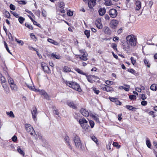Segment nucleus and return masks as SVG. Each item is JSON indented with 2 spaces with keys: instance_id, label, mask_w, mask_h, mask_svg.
I'll return each mask as SVG.
<instances>
[{
  "instance_id": "obj_52",
  "label": "nucleus",
  "mask_w": 157,
  "mask_h": 157,
  "mask_svg": "<svg viewBox=\"0 0 157 157\" xmlns=\"http://www.w3.org/2000/svg\"><path fill=\"white\" fill-rule=\"evenodd\" d=\"M113 145L114 146L117 147L118 148L120 147V146L118 145V143L117 142H113Z\"/></svg>"
},
{
  "instance_id": "obj_9",
  "label": "nucleus",
  "mask_w": 157,
  "mask_h": 157,
  "mask_svg": "<svg viewBox=\"0 0 157 157\" xmlns=\"http://www.w3.org/2000/svg\"><path fill=\"white\" fill-rule=\"evenodd\" d=\"M31 112L33 118V120L35 121L36 120V117L37 115V111L35 107H34L33 108Z\"/></svg>"
},
{
  "instance_id": "obj_50",
  "label": "nucleus",
  "mask_w": 157,
  "mask_h": 157,
  "mask_svg": "<svg viewBox=\"0 0 157 157\" xmlns=\"http://www.w3.org/2000/svg\"><path fill=\"white\" fill-rule=\"evenodd\" d=\"M65 140L67 142L68 144V145L70 146V147L71 149V146L70 145V143H69V137L68 136H67L65 137Z\"/></svg>"
},
{
  "instance_id": "obj_7",
  "label": "nucleus",
  "mask_w": 157,
  "mask_h": 157,
  "mask_svg": "<svg viewBox=\"0 0 157 157\" xmlns=\"http://www.w3.org/2000/svg\"><path fill=\"white\" fill-rule=\"evenodd\" d=\"M101 89L103 90L108 92L111 93L113 91V89L112 87L106 85H104V86L101 87Z\"/></svg>"
},
{
  "instance_id": "obj_33",
  "label": "nucleus",
  "mask_w": 157,
  "mask_h": 157,
  "mask_svg": "<svg viewBox=\"0 0 157 157\" xmlns=\"http://www.w3.org/2000/svg\"><path fill=\"white\" fill-rule=\"evenodd\" d=\"M8 82L10 85L14 83L13 79L10 76H8Z\"/></svg>"
},
{
  "instance_id": "obj_40",
  "label": "nucleus",
  "mask_w": 157,
  "mask_h": 157,
  "mask_svg": "<svg viewBox=\"0 0 157 157\" xmlns=\"http://www.w3.org/2000/svg\"><path fill=\"white\" fill-rule=\"evenodd\" d=\"M92 89L93 90L94 92L96 94H99L100 91L98 90H97V89L95 87H92Z\"/></svg>"
},
{
  "instance_id": "obj_59",
  "label": "nucleus",
  "mask_w": 157,
  "mask_h": 157,
  "mask_svg": "<svg viewBox=\"0 0 157 157\" xmlns=\"http://www.w3.org/2000/svg\"><path fill=\"white\" fill-rule=\"evenodd\" d=\"M42 14L44 17H46L47 15V13L46 11L43 10L42 12Z\"/></svg>"
},
{
  "instance_id": "obj_46",
  "label": "nucleus",
  "mask_w": 157,
  "mask_h": 157,
  "mask_svg": "<svg viewBox=\"0 0 157 157\" xmlns=\"http://www.w3.org/2000/svg\"><path fill=\"white\" fill-rule=\"evenodd\" d=\"M129 98L131 100H134L136 99V97L134 95H130L129 96Z\"/></svg>"
},
{
  "instance_id": "obj_17",
  "label": "nucleus",
  "mask_w": 157,
  "mask_h": 157,
  "mask_svg": "<svg viewBox=\"0 0 157 157\" xmlns=\"http://www.w3.org/2000/svg\"><path fill=\"white\" fill-rule=\"evenodd\" d=\"M32 84H27L26 83V85L28 87L30 90L35 91H37V89H35L34 86H33V83L32 81H31Z\"/></svg>"
},
{
  "instance_id": "obj_8",
  "label": "nucleus",
  "mask_w": 157,
  "mask_h": 157,
  "mask_svg": "<svg viewBox=\"0 0 157 157\" xmlns=\"http://www.w3.org/2000/svg\"><path fill=\"white\" fill-rule=\"evenodd\" d=\"M109 14L112 17H115L117 15V11L115 9H113L109 10Z\"/></svg>"
},
{
  "instance_id": "obj_47",
  "label": "nucleus",
  "mask_w": 157,
  "mask_h": 157,
  "mask_svg": "<svg viewBox=\"0 0 157 157\" xmlns=\"http://www.w3.org/2000/svg\"><path fill=\"white\" fill-rule=\"evenodd\" d=\"M1 80L2 83H5L6 82V80L5 78L3 76L1 77Z\"/></svg>"
},
{
  "instance_id": "obj_10",
  "label": "nucleus",
  "mask_w": 157,
  "mask_h": 157,
  "mask_svg": "<svg viewBox=\"0 0 157 157\" xmlns=\"http://www.w3.org/2000/svg\"><path fill=\"white\" fill-rule=\"evenodd\" d=\"M88 3L89 7L92 9L96 4L95 0H88Z\"/></svg>"
},
{
  "instance_id": "obj_14",
  "label": "nucleus",
  "mask_w": 157,
  "mask_h": 157,
  "mask_svg": "<svg viewBox=\"0 0 157 157\" xmlns=\"http://www.w3.org/2000/svg\"><path fill=\"white\" fill-rule=\"evenodd\" d=\"M81 113L84 117H88L89 115V113L88 111L86 110L85 109H82L80 110Z\"/></svg>"
},
{
  "instance_id": "obj_48",
  "label": "nucleus",
  "mask_w": 157,
  "mask_h": 157,
  "mask_svg": "<svg viewBox=\"0 0 157 157\" xmlns=\"http://www.w3.org/2000/svg\"><path fill=\"white\" fill-rule=\"evenodd\" d=\"M67 14L69 16H72L73 15V12L70 10H68L67 12Z\"/></svg>"
},
{
  "instance_id": "obj_25",
  "label": "nucleus",
  "mask_w": 157,
  "mask_h": 157,
  "mask_svg": "<svg viewBox=\"0 0 157 157\" xmlns=\"http://www.w3.org/2000/svg\"><path fill=\"white\" fill-rule=\"evenodd\" d=\"M47 40L48 42L55 45H59L58 43L51 39L48 38Z\"/></svg>"
},
{
  "instance_id": "obj_56",
  "label": "nucleus",
  "mask_w": 157,
  "mask_h": 157,
  "mask_svg": "<svg viewBox=\"0 0 157 157\" xmlns=\"http://www.w3.org/2000/svg\"><path fill=\"white\" fill-rule=\"evenodd\" d=\"M130 59L132 64L133 65H134L136 62V60L134 59L133 57H131Z\"/></svg>"
},
{
  "instance_id": "obj_26",
  "label": "nucleus",
  "mask_w": 157,
  "mask_h": 157,
  "mask_svg": "<svg viewBox=\"0 0 157 157\" xmlns=\"http://www.w3.org/2000/svg\"><path fill=\"white\" fill-rule=\"evenodd\" d=\"M10 85V88L12 90H14V91L17 90V87L15 83Z\"/></svg>"
},
{
  "instance_id": "obj_19",
  "label": "nucleus",
  "mask_w": 157,
  "mask_h": 157,
  "mask_svg": "<svg viewBox=\"0 0 157 157\" xmlns=\"http://www.w3.org/2000/svg\"><path fill=\"white\" fill-rule=\"evenodd\" d=\"M75 83L76 85H78V86H76V85H75L74 86V87H72V89L78 91V92H81L82 90L80 87L79 85L76 82H75Z\"/></svg>"
},
{
  "instance_id": "obj_1",
  "label": "nucleus",
  "mask_w": 157,
  "mask_h": 157,
  "mask_svg": "<svg viewBox=\"0 0 157 157\" xmlns=\"http://www.w3.org/2000/svg\"><path fill=\"white\" fill-rule=\"evenodd\" d=\"M126 41L132 46L136 45L137 38L133 35H129L126 37Z\"/></svg>"
},
{
  "instance_id": "obj_16",
  "label": "nucleus",
  "mask_w": 157,
  "mask_h": 157,
  "mask_svg": "<svg viewBox=\"0 0 157 157\" xmlns=\"http://www.w3.org/2000/svg\"><path fill=\"white\" fill-rule=\"evenodd\" d=\"M90 117H92L97 122H99L98 116L97 114H94L92 113L90 114Z\"/></svg>"
},
{
  "instance_id": "obj_45",
  "label": "nucleus",
  "mask_w": 157,
  "mask_h": 157,
  "mask_svg": "<svg viewBox=\"0 0 157 157\" xmlns=\"http://www.w3.org/2000/svg\"><path fill=\"white\" fill-rule=\"evenodd\" d=\"M89 123H90V124L91 127L92 128H93V127H94V122L90 120L89 121Z\"/></svg>"
},
{
  "instance_id": "obj_36",
  "label": "nucleus",
  "mask_w": 157,
  "mask_h": 157,
  "mask_svg": "<svg viewBox=\"0 0 157 157\" xmlns=\"http://www.w3.org/2000/svg\"><path fill=\"white\" fill-rule=\"evenodd\" d=\"M126 108L131 110H133L134 109H136V108L133 107L132 106L129 105H126Z\"/></svg>"
},
{
  "instance_id": "obj_58",
  "label": "nucleus",
  "mask_w": 157,
  "mask_h": 157,
  "mask_svg": "<svg viewBox=\"0 0 157 157\" xmlns=\"http://www.w3.org/2000/svg\"><path fill=\"white\" fill-rule=\"evenodd\" d=\"M105 83L106 84L108 85H110L113 84V82L111 81L107 80L105 82Z\"/></svg>"
},
{
  "instance_id": "obj_53",
  "label": "nucleus",
  "mask_w": 157,
  "mask_h": 157,
  "mask_svg": "<svg viewBox=\"0 0 157 157\" xmlns=\"http://www.w3.org/2000/svg\"><path fill=\"white\" fill-rule=\"evenodd\" d=\"M117 44L115 43H112V47L114 50H117Z\"/></svg>"
},
{
  "instance_id": "obj_22",
  "label": "nucleus",
  "mask_w": 157,
  "mask_h": 157,
  "mask_svg": "<svg viewBox=\"0 0 157 157\" xmlns=\"http://www.w3.org/2000/svg\"><path fill=\"white\" fill-rule=\"evenodd\" d=\"M136 10H139L141 8V4L140 2V1H137L136 2Z\"/></svg>"
},
{
  "instance_id": "obj_3",
  "label": "nucleus",
  "mask_w": 157,
  "mask_h": 157,
  "mask_svg": "<svg viewBox=\"0 0 157 157\" xmlns=\"http://www.w3.org/2000/svg\"><path fill=\"white\" fill-rule=\"evenodd\" d=\"M25 129L27 132H29L31 135L34 136L36 137L37 136L33 127L29 124L25 125Z\"/></svg>"
},
{
  "instance_id": "obj_24",
  "label": "nucleus",
  "mask_w": 157,
  "mask_h": 157,
  "mask_svg": "<svg viewBox=\"0 0 157 157\" xmlns=\"http://www.w3.org/2000/svg\"><path fill=\"white\" fill-rule=\"evenodd\" d=\"M106 10L105 8H100L98 10V12L99 15L102 16L105 13Z\"/></svg>"
},
{
  "instance_id": "obj_62",
  "label": "nucleus",
  "mask_w": 157,
  "mask_h": 157,
  "mask_svg": "<svg viewBox=\"0 0 157 157\" xmlns=\"http://www.w3.org/2000/svg\"><path fill=\"white\" fill-rule=\"evenodd\" d=\"M128 72L133 74H134L135 72V71L132 69H128Z\"/></svg>"
},
{
  "instance_id": "obj_21",
  "label": "nucleus",
  "mask_w": 157,
  "mask_h": 157,
  "mask_svg": "<svg viewBox=\"0 0 157 157\" xmlns=\"http://www.w3.org/2000/svg\"><path fill=\"white\" fill-rule=\"evenodd\" d=\"M124 85L126 87L123 86H120L119 87V89H124L126 91H128L129 90V88L130 87L129 86L126 84H124Z\"/></svg>"
},
{
  "instance_id": "obj_49",
  "label": "nucleus",
  "mask_w": 157,
  "mask_h": 157,
  "mask_svg": "<svg viewBox=\"0 0 157 157\" xmlns=\"http://www.w3.org/2000/svg\"><path fill=\"white\" fill-rule=\"evenodd\" d=\"M5 16L8 18H10V14L8 11H6L5 13Z\"/></svg>"
},
{
  "instance_id": "obj_31",
  "label": "nucleus",
  "mask_w": 157,
  "mask_h": 157,
  "mask_svg": "<svg viewBox=\"0 0 157 157\" xmlns=\"http://www.w3.org/2000/svg\"><path fill=\"white\" fill-rule=\"evenodd\" d=\"M17 151L21 155H23V156L25 155V153L23 151V150H22L21 148L19 147H17Z\"/></svg>"
},
{
  "instance_id": "obj_55",
  "label": "nucleus",
  "mask_w": 157,
  "mask_h": 157,
  "mask_svg": "<svg viewBox=\"0 0 157 157\" xmlns=\"http://www.w3.org/2000/svg\"><path fill=\"white\" fill-rule=\"evenodd\" d=\"M39 91L40 94L41 95H44V94L45 93V92L43 90H37L36 91Z\"/></svg>"
},
{
  "instance_id": "obj_37",
  "label": "nucleus",
  "mask_w": 157,
  "mask_h": 157,
  "mask_svg": "<svg viewBox=\"0 0 157 157\" xmlns=\"http://www.w3.org/2000/svg\"><path fill=\"white\" fill-rule=\"evenodd\" d=\"M146 144L147 147L148 148H150L151 146V144L150 140L148 138L147 139V140L146 141Z\"/></svg>"
},
{
  "instance_id": "obj_34",
  "label": "nucleus",
  "mask_w": 157,
  "mask_h": 157,
  "mask_svg": "<svg viewBox=\"0 0 157 157\" xmlns=\"http://www.w3.org/2000/svg\"><path fill=\"white\" fill-rule=\"evenodd\" d=\"M63 70L65 72H67L71 71V68L67 66H65L63 68Z\"/></svg>"
},
{
  "instance_id": "obj_4",
  "label": "nucleus",
  "mask_w": 157,
  "mask_h": 157,
  "mask_svg": "<svg viewBox=\"0 0 157 157\" xmlns=\"http://www.w3.org/2000/svg\"><path fill=\"white\" fill-rule=\"evenodd\" d=\"M79 123L82 128L86 130L89 127V126L88 124V121L84 118L79 119Z\"/></svg>"
},
{
  "instance_id": "obj_6",
  "label": "nucleus",
  "mask_w": 157,
  "mask_h": 157,
  "mask_svg": "<svg viewBox=\"0 0 157 157\" xmlns=\"http://www.w3.org/2000/svg\"><path fill=\"white\" fill-rule=\"evenodd\" d=\"M123 45V49L125 51H128L132 47L131 45L129 44L127 41L122 43Z\"/></svg>"
},
{
  "instance_id": "obj_61",
  "label": "nucleus",
  "mask_w": 157,
  "mask_h": 157,
  "mask_svg": "<svg viewBox=\"0 0 157 157\" xmlns=\"http://www.w3.org/2000/svg\"><path fill=\"white\" fill-rule=\"evenodd\" d=\"M147 104V102L145 101H143L141 102V104L143 106H145Z\"/></svg>"
},
{
  "instance_id": "obj_38",
  "label": "nucleus",
  "mask_w": 157,
  "mask_h": 157,
  "mask_svg": "<svg viewBox=\"0 0 157 157\" xmlns=\"http://www.w3.org/2000/svg\"><path fill=\"white\" fill-rule=\"evenodd\" d=\"M65 6L64 3L63 2H60L59 3V6L60 8L63 9Z\"/></svg>"
},
{
  "instance_id": "obj_27",
  "label": "nucleus",
  "mask_w": 157,
  "mask_h": 157,
  "mask_svg": "<svg viewBox=\"0 0 157 157\" xmlns=\"http://www.w3.org/2000/svg\"><path fill=\"white\" fill-rule=\"evenodd\" d=\"M6 114L9 117L12 118L15 117V115L12 111H10V112H6Z\"/></svg>"
},
{
  "instance_id": "obj_28",
  "label": "nucleus",
  "mask_w": 157,
  "mask_h": 157,
  "mask_svg": "<svg viewBox=\"0 0 157 157\" xmlns=\"http://www.w3.org/2000/svg\"><path fill=\"white\" fill-rule=\"evenodd\" d=\"M67 104L69 106L73 109H75L76 108L75 105L73 102H67Z\"/></svg>"
},
{
  "instance_id": "obj_64",
  "label": "nucleus",
  "mask_w": 157,
  "mask_h": 157,
  "mask_svg": "<svg viewBox=\"0 0 157 157\" xmlns=\"http://www.w3.org/2000/svg\"><path fill=\"white\" fill-rule=\"evenodd\" d=\"M12 139L13 141L15 142L17 140V138L16 136L14 135L12 137Z\"/></svg>"
},
{
  "instance_id": "obj_41",
  "label": "nucleus",
  "mask_w": 157,
  "mask_h": 157,
  "mask_svg": "<svg viewBox=\"0 0 157 157\" xmlns=\"http://www.w3.org/2000/svg\"><path fill=\"white\" fill-rule=\"evenodd\" d=\"M4 88V90L6 91V94H8L10 93V90L9 88L7 86L4 87L3 86H2Z\"/></svg>"
},
{
  "instance_id": "obj_44",
  "label": "nucleus",
  "mask_w": 157,
  "mask_h": 157,
  "mask_svg": "<svg viewBox=\"0 0 157 157\" xmlns=\"http://www.w3.org/2000/svg\"><path fill=\"white\" fill-rule=\"evenodd\" d=\"M4 45H5V47L6 48V50L8 51V52L9 53H10V54H12L10 52V51L9 49V48L8 47V46L7 45L6 43L5 42H4Z\"/></svg>"
},
{
  "instance_id": "obj_18",
  "label": "nucleus",
  "mask_w": 157,
  "mask_h": 157,
  "mask_svg": "<svg viewBox=\"0 0 157 157\" xmlns=\"http://www.w3.org/2000/svg\"><path fill=\"white\" fill-rule=\"evenodd\" d=\"M42 67L44 71L47 73H49L51 71L49 68V67L46 65L44 66H43V64H42Z\"/></svg>"
},
{
  "instance_id": "obj_23",
  "label": "nucleus",
  "mask_w": 157,
  "mask_h": 157,
  "mask_svg": "<svg viewBox=\"0 0 157 157\" xmlns=\"http://www.w3.org/2000/svg\"><path fill=\"white\" fill-rule=\"evenodd\" d=\"M51 56L54 58L57 59H60L61 58L60 56L58 54H56V53H53L51 54Z\"/></svg>"
},
{
  "instance_id": "obj_32",
  "label": "nucleus",
  "mask_w": 157,
  "mask_h": 157,
  "mask_svg": "<svg viewBox=\"0 0 157 157\" xmlns=\"http://www.w3.org/2000/svg\"><path fill=\"white\" fill-rule=\"evenodd\" d=\"M105 4L107 6H110L112 5L111 0H105Z\"/></svg>"
},
{
  "instance_id": "obj_13",
  "label": "nucleus",
  "mask_w": 157,
  "mask_h": 157,
  "mask_svg": "<svg viewBox=\"0 0 157 157\" xmlns=\"http://www.w3.org/2000/svg\"><path fill=\"white\" fill-rule=\"evenodd\" d=\"M95 24L98 28L101 29L102 28V25L101 23V20L100 19H97L95 22Z\"/></svg>"
},
{
  "instance_id": "obj_2",
  "label": "nucleus",
  "mask_w": 157,
  "mask_h": 157,
  "mask_svg": "<svg viewBox=\"0 0 157 157\" xmlns=\"http://www.w3.org/2000/svg\"><path fill=\"white\" fill-rule=\"evenodd\" d=\"M79 51L81 54L76 55V57H79V58L82 60L86 61L87 60V57L88 56V54L86 52L85 50H79Z\"/></svg>"
},
{
  "instance_id": "obj_57",
  "label": "nucleus",
  "mask_w": 157,
  "mask_h": 157,
  "mask_svg": "<svg viewBox=\"0 0 157 157\" xmlns=\"http://www.w3.org/2000/svg\"><path fill=\"white\" fill-rule=\"evenodd\" d=\"M91 139L96 143L97 142V139L94 136H92L91 137Z\"/></svg>"
},
{
  "instance_id": "obj_5",
  "label": "nucleus",
  "mask_w": 157,
  "mask_h": 157,
  "mask_svg": "<svg viewBox=\"0 0 157 157\" xmlns=\"http://www.w3.org/2000/svg\"><path fill=\"white\" fill-rule=\"evenodd\" d=\"M74 141L75 146L78 148L80 149L82 147L81 141L78 136L76 135L74 138Z\"/></svg>"
},
{
  "instance_id": "obj_51",
  "label": "nucleus",
  "mask_w": 157,
  "mask_h": 157,
  "mask_svg": "<svg viewBox=\"0 0 157 157\" xmlns=\"http://www.w3.org/2000/svg\"><path fill=\"white\" fill-rule=\"evenodd\" d=\"M11 13H12L13 15H14L16 17L18 18L19 17V15L18 14L16 13L13 12V11H11Z\"/></svg>"
},
{
  "instance_id": "obj_30",
  "label": "nucleus",
  "mask_w": 157,
  "mask_h": 157,
  "mask_svg": "<svg viewBox=\"0 0 157 157\" xmlns=\"http://www.w3.org/2000/svg\"><path fill=\"white\" fill-rule=\"evenodd\" d=\"M150 89L153 91H156L157 89V85L155 84H152L150 86Z\"/></svg>"
},
{
  "instance_id": "obj_42",
  "label": "nucleus",
  "mask_w": 157,
  "mask_h": 157,
  "mask_svg": "<svg viewBox=\"0 0 157 157\" xmlns=\"http://www.w3.org/2000/svg\"><path fill=\"white\" fill-rule=\"evenodd\" d=\"M144 62L145 65H147V66L148 67H150V65L147 59H145L144 60Z\"/></svg>"
},
{
  "instance_id": "obj_12",
  "label": "nucleus",
  "mask_w": 157,
  "mask_h": 157,
  "mask_svg": "<svg viewBox=\"0 0 157 157\" xmlns=\"http://www.w3.org/2000/svg\"><path fill=\"white\" fill-rule=\"evenodd\" d=\"M118 23V21L115 20H112L110 23V26L113 29H115L116 27L117 26Z\"/></svg>"
},
{
  "instance_id": "obj_29",
  "label": "nucleus",
  "mask_w": 157,
  "mask_h": 157,
  "mask_svg": "<svg viewBox=\"0 0 157 157\" xmlns=\"http://www.w3.org/2000/svg\"><path fill=\"white\" fill-rule=\"evenodd\" d=\"M75 70L77 71L78 73L81 74V75H86V73L84 72H83L82 71L78 68H75Z\"/></svg>"
},
{
  "instance_id": "obj_60",
  "label": "nucleus",
  "mask_w": 157,
  "mask_h": 157,
  "mask_svg": "<svg viewBox=\"0 0 157 157\" xmlns=\"http://www.w3.org/2000/svg\"><path fill=\"white\" fill-rule=\"evenodd\" d=\"M10 7V9L13 10H15V6L12 4H11Z\"/></svg>"
},
{
  "instance_id": "obj_15",
  "label": "nucleus",
  "mask_w": 157,
  "mask_h": 157,
  "mask_svg": "<svg viewBox=\"0 0 157 157\" xmlns=\"http://www.w3.org/2000/svg\"><path fill=\"white\" fill-rule=\"evenodd\" d=\"M103 31L105 33L108 35H110L111 34V31L109 28L105 26L103 29Z\"/></svg>"
},
{
  "instance_id": "obj_20",
  "label": "nucleus",
  "mask_w": 157,
  "mask_h": 157,
  "mask_svg": "<svg viewBox=\"0 0 157 157\" xmlns=\"http://www.w3.org/2000/svg\"><path fill=\"white\" fill-rule=\"evenodd\" d=\"M88 81L90 83H93L95 82V80L93 79V75H89L86 76Z\"/></svg>"
},
{
  "instance_id": "obj_35",
  "label": "nucleus",
  "mask_w": 157,
  "mask_h": 157,
  "mask_svg": "<svg viewBox=\"0 0 157 157\" xmlns=\"http://www.w3.org/2000/svg\"><path fill=\"white\" fill-rule=\"evenodd\" d=\"M90 31L86 30L84 32V33L86 36L87 38H89L90 36Z\"/></svg>"
},
{
  "instance_id": "obj_43",
  "label": "nucleus",
  "mask_w": 157,
  "mask_h": 157,
  "mask_svg": "<svg viewBox=\"0 0 157 157\" xmlns=\"http://www.w3.org/2000/svg\"><path fill=\"white\" fill-rule=\"evenodd\" d=\"M25 26L29 29H33V26L32 25L29 24L28 23H26L25 24Z\"/></svg>"
},
{
  "instance_id": "obj_11",
  "label": "nucleus",
  "mask_w": 157,
  "mask_h": 157,
  "mask_svg": "<svg viewBox=\"0 0 157 157\" xmlns=\"http://www.w3.org/2000/svg\"><path fill=\"white\" fill-rule=\"evenodd\" d=\"M64 82L66 85L69 86L70 87L72 88V87H74V85H76V86H78L76 85L75 83V82H71V81H64Z\"/></svg>"
},
{
  "instance_id": "obj_54",
  "label": "nucleus",
  "mask_w": 157,
  "mask_h": 157,
  "mask_svg": "<svg viewBox=\"0 0 157 157\" xmlns=\"http://www.w3.org/2000/svg\"><path fill=\"white\" fill-rule=\"evenodd\" d=\"M44 98L48 100L49 99V97L48 96V95L45 92L44 94V95H43Z\"/></svg>"
},
{
  "instance_id": "obj_39",
  "label": "nucleus",
  "mask_w": 157,
  "mask_h": 157,
  "mask_svg": "<svg viewBox=\"0 0 157 157\" xmlns=\"http://www.w3.org/2000/svg\"><path fill=\"white\" fill-rule=\"evenodd\" d=\"M25 19L24 17H19L18 18V21L21 24H22L24 21H25Z\"/></svg>"
},
{
  "instance_id": "obj_63",
  "label": "nucleus",
  "mask_w": 157,
  "mask_h": 157,
  "mask_svg": "<svg viewBox=\"0 0 157 157\" xmlns=\"http://www.w3.org/2000/svg\"><path fill=\"white\" fill-rule=\"evenodd\" d=\"M109 98L111 101L114 102H115L117 100V98H113L109 97Z\"/></svg>"
}]
</instances>
